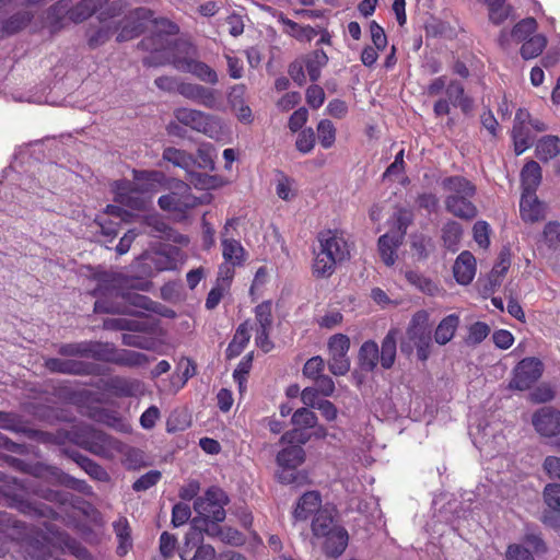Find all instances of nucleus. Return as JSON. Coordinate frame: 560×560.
Here are the masks:
<instances>
[{
	"instance_id": "f257e3e1",
	"label": "nucleus",
	"mask_w": 560,
	"mask_h": 560,
	"mask_svg": "<svg viewBox=\"0 0 560 560\" xmlns=\"http://www.w3.org/2000/svg\"><path fill=\"white\" fill-rule=\"evenodd\" d=\"M93 280L96 285L90 291V294L96 298L94 303L95 313H126L127 307L121 302L144 311L159 312V304L150 298L135 292L122 293L120 291L121 278L119 273L100 270L93 275Z\"/></svg>"
},
{
	"instance_id": "f03ea898",
	"label": "nucleus",
	"mask_w": 560,
	"mask_h": 560,
	"mask_svg": "<svg viewBox=\"0 0 560 560\" xmlns=\"http://www.w3.org/2000/svg\"><path fill=\"white\" fill-rule=\"evenodd\" d=\"M66 442L73 443L106 459H110L115 453L121 452L122 446V443L116 438L88 425L51 433L49 443L63 445Z\"/></svg>"
},
{
	"instance_id": "7ed1b4c3",
	"label": "nucleus",
	"mask_w": 560,
	"mask_h": 560,
	"mask_svg": "<svg viewBox=\"0 0 560 560\" xmlns=\"http://www.w3.org/2000/svg\"><path fill=\"white\" fill-rule=\"evenodd\" d=\"M308 436L301 430L293 429L281 436L282 443L291 445L284 447L277 455V464L281 468L277 472V479L283 485L302 486L307 482V475L298 471L296 468L305 460V452L300 444L306 443Z\"/></svg>"
},
{
	"instance_id": "20e7f679",
	"label": "nucleus",
	"mask_w": 560,
	"mask_h": 560,
	"mask_svg": "<svg viewBox=\"0 0 560 560\" xmlns=\"http://www.w3.org/2000/svg\"><path fill=\"white\" fill-rule=\"evenodd\" d=\"M26 494L24 483L14 479L12 482L0 486V504L15 509L31 517L58 518V513L52 508L28 500Z\"/></svg>"
},
{
	"instance_id": "39448f33",
	"label": "nucleus",
	"mask_w": 560,
	"mask_h": 560,
	"mask_svg": "<svg viewBox=\"0 0 560 560\" xmlns=\"http://www.w3.org/2000/svg\"><path fill=\"white\" fill-rule=\"evenodd\" d=\"M155 31L149 37H144L140 42L141 48L151 51L149 56L143 58V65L147 67H158L170 57L173 40L170 38L179 32L178 26L167 19L154 20Z\"/></svg>"
},
{
	"instance_id": "423d86ee",
	"label": "nucleus",
	"mask_w": 560,
	"mask_h": 560,
	"mask_svg": "<svg viewBox=\"0 0 560 560\" xmlns=\"http://www.w3.org/2000/svg\"><path fill=\"white\" fill-rule=\"evenodd\" d=\"M428 313L425 311L417 312L407 328V340L400 342L402 353L410 354L413 348L417 350V357L424 362L431 353L432 336L428 329Z\"/></svg>"
},
{
	"instance_id": "0eeeda50",
	"label": "nucleus",
	"mask_w": 560,
	"mask_h": 560,
	"mask_svg": "<svg viewBox=\"0 0 560 560\" xmlns=\"http://www.w3.org/2000/svg\"><path fill=\"white\" fill-rule=\"evenodd\" d=\"M89 359L129 369L142 366L149 361L148 357L142 352L119 349L110 342L92 340Z\"/></svg>"
},
{
	"instance_id": "6e6552de",
	"label": "nucleus",
	"mask_w": 560,
	"mask_h": 560,
	"mask_svg": "<svg viewBox=\"0 0 560 560\" xmlns=\"http://www.w3.org/2000/svg\"><path fill=\"white\" fill-rule=\"evenodd\" d=\"M200 203V199L191 194L190 187L180 183L177 191H172L159 198V207L171 212L176 220H185L187 212L196 208Z\"/></svg>"
},
{
	"instance_id": "1a4fd4ad",
	"label": "nucleus",
	"mask_w": 560,
	"mask_h": 560,
	"mask_svg": "<svg viewBox=\"0 0 560 560\" xmlns=\"http://www.w3.org/2000/svg\"><path fill=\"white\" fill-rule=\"evenodd\" d=\"M178 122L202 132L210 138H219L221 132V121L218 117L191 108H178L174 112Z\"/></svg>"
},
{
	"instance_id": "9d476101",
	"label": "nucleus",
	"mask_w": 560,
	"mask_h": 560,
	"mask_svg": "<svg viewBox=\"0 0 560 560\" xmlns=\"http://www.w3.org/2000/svg\"><path fill=\"white\" fill-rule=\"evenodd\" d=\"M229 499L223 490L218 487H210L202 497H197L194 502V510L202 521H224Z\"/></svg>"
},
{
	"instance_id": "9b49d317",
	"label": "nucleus",
	"mask_w": 560,
	"mask_h": 560,
	"mask_svg": "<svg viewBox=\"0 0 560 560\" xmlns=\"http://www.w3.org/2000/svg\"><path fill=\"white\" fill-rule=\"evenodd\" d=\"M446 97L439 98L433 106L435 116L448 115L451 106L459 107L460 110L467 115L474 108V100L465 94V88L458 80H451L445 89Z\"/></svg>"
},
{
	"instance_id": "f8f14e48",
	"label": "nucleus",
	"mask_w": 560,
	"mask_h": 560,
	"mask_svg": "<svg viewBox=\"0 0 560 560\" xmlns=\"http://www.w3.org/2000/svg\"><path fill=\"white\" fill-rule=\"evenodd\" d=\"M152 16L153 12L148 8L141 7L130 11L116 26L117 31L119 30L116 40L122 43L140 36Z\"/></svg>"
},
{
	"instance_id": "ddd939ff",
	"label": "nucleus",
	"mask_w": 560,
	"mask_h": 560,
	"mask_svg": "<svg viewBox=\"0 0 560 560\" xmlns=\"http://www.w3.org/2000/svg\"><path fill=\"white\" fill-rule=\"evenodd\" d=\"M179 254L180 250L177 247L170 246L164 249L145 252L139 259L147 267L145 272L152 276L162 271L176 270L178 268Z\"/></svg>"
},
{
	"instance_id": "4468645a",
	"label": "nucleus",
	"mask_w": 560,
	"mask_h": 560,
	"mask_svg": "<svg viewBox=\"0 0 560 560\" xmlns=\"http://www.w3.org/2000/svg\"><path fill=\"white\" fill-rule=\"evenodd\" d=\"M45 368L52 373L75 376H97L103 374L101 365L73 359L49 358L45 361Z\"/></svg>"
},
{
	"instance_id": "2eb2a0df",
	"label": "nucleus",
	"mask_w": 560,
	"mask_h": 560,
	"mask_svg": "<svg viewBox=\"0 0 560 560\" xmlns=\"http://www.w3.org/2000/svg\"><path fill=\"white\" fill-rule=\"evenodd\" d=\"M26 474L34 476L36 478L52 479L60 485H63L66 487L72 488L81 492H84L86 489H90V487L84 480L77 479L52 465H46L43 463L28 464Z\"/></svg>"
},
{
	"instance_id": "dca6fc26",
	"label": "nucleus",
	"mask_w": 560,
	"mask_h": 560,
	"mask_svg": "<svg viewBox=\"0 0 560 560\" xmlns=\"http://www.w3.org/2000/svg\"><path fill=\"white\" fill-rule=\"evenodd\" d=\"M547 552V545L540 534L526 533L521 545L509 547L506 558L509 560H535Z\"/></svg>"
},
{
	"instance_id": "f3484780",
	"label": "nucleus",
	"mask_w": 560,
	"mask_h": 560,
	"mask_svg": "<svg viewBox=\"0 0 560 560\" xmlns=\"http://www.w3.org/2000/svg\"><path fill=\"white\" fill-rule=\"evenodd\" d=\"M532 424L541 436H558L560 435V410L551 406H544L533 413Z\"/></svg>"
},
{
	"instance_id": "a211bd4d",
	"label": "nucleus",
	"mask_w": 560,
	"mask_h": 560,
	"mask_svg": "<svg viewBox=\"0 0 560 560\" xmlns=\"http://www.w3.org/2000/svg\"><path fill=\"white\" fill-rule=\"evenodd\" d=\"M178 93L209 109H219L221 106L219 92L195 83H180L177 88Z\"/></svg>"
},
{
	"instance_id": "6ab92c4d",
	"label": "nucleus",
	"mask_w": 560,
	"mask_h": 560,
	"mask_svg": "<svg viewBox=\"0 0 560 560\" xmlns=\"http://www.w3.org/2000/svg\"><path fill=\"white\" fill-rule=\"evenodd\" d=\"M541 376V363L534 358L523 359L514 369L511 388L528 389Z\"/></svg>"
},
{
	"instance_id": "aec40b11",
	"label": "nucleus",
	"mask_w": 560,
	"mask_h": 560,
	"mask_svg": "<svg viewBox=\"0 0 560 560\" xmlns=\"http://www.w3.org/2000/svg\"><path fill=\"white\" fill-rule=\"evenodd\" d=\"M319 248L331 254L339 261H345L350 257V247L343 232L338 230H327L318 234Z\"/></svg>"
},
{
	"instance_id": "412c9836",
	"label": "nucleus",
	"mask_w": 560,
	"mask_h": 560,
	"mask_svg": "<svg viewBox=\"0 0 560 560\" xmlns=\"http://www.w3.org/2000/svg\"><path fill=\"white\" fill-rule=\"evenodd\" d=\"M163 159L175 166L182 167L190 173L191 182L195 183L196 186H200L201 188H209L210 185L208 180L210 177L203 174H195L192 172L194 168V155L186 153L185 151L175 149V148H166L163 151Z\"/></svg>"
},
{
	"instance_id": "4be33fe9",
	"label": "nucleus",
	"mask_w": 560,
	"mask_h": 560,
	"mask_svg": "<svg viewBox=\"0 0 560 560\" xmlns=\"http://www.w3.org/2000/svg\"><path fill=\"white\" fill-rule=\"evenodd\" d=\"M115 201L131 210H141L145 207L143 192L126 179L115 183Z\"/></svg>"
},
{
	"instance_id": "5701e85b",
	"label": "nucleus",
	"mask_w": 560,
	"mask_h": 560,
	"mask_svg": "<svg viewBox=\"0 0 560 560\" xmlns=\"http://www.w3.org/2000/svg\"><path fill=\"white\" fill-rule=\"evenodd\" d=\"M0 428L15 433H23L28 438L36 439L43 443L50 442L51 433L26 428L20 418L11 412L0 411Z\"/></svg>"
},
{
	"instance_id": "b1692460",
	"label": "nucleus",
	"mask_w": 560,
	"mask_h": 560,
	"mask_svg": "<svg viewBox=\"0 0 560 560\" xmlns=\"http://www.w3.org/2000/svg\"><path fill=\"white\" fill-rule=\"evenodd\" d=\"M107 330H129L151 332L155 329V322L148 317L139 318H107L103 324Z\"/></svg>"
},
{
	"instance_id": "393cba45",
	"label": "nucleus",
	"mask_w": 560,
	"mask_h": 560,
	"mask_svg": "<svg viewBox=\"0 0 560 560\" xmlns=\"http://www.w3.org/2000/svg\"><path fill=\"white\" fill-rule=\"evenodd\" d=\"M474 197L446 196L444 200L445 209L452 215L470 221L478 214V209L472 201Z\"/></svg>"
},
{
	"instance_id": "a878e982",
	"label": "nucleus",
	"mask_w": 560,
	"mask_h": 560,
	"mask_svg": "<svg viewBox=\"0 0 560 560\" xmlns=\"http://www.w3.org/2000/svg\"><path fill=\"white\" fill-rule=\"evenodd\" d=\"M104 387L117 397H135L142 393V383L139 380L118 375L109 377Z\"/></svg>"
},
{
	"instance_id": "bb28decb",
	"label": "nucleus",
	"mask_w": 560,
	"mask_h": 560,
	"mask_svg": "<svg viewBox=\"0 0 560 560\" xmlns=\"http://www.w3.org/2000/svg\"><path fill=\"white\" fill-rule=\"evenodd\" d=\"M322 494L317 490L303 493L293 510V518L295 521H306L312 514H316L322 509Z\"/></svg>"
},
{
	"instance_id": "cd10ccee",
	"label": "nucleus",
	"mask_w": 560,
	"mask_h": 560,
	"mask_svg": "<svg viewBox=\"0 0 560 560\" xmlns=\"http://www.w3.org/2000/svg\"><path fill=\"white\" fill-rule=\"evenodd\" d=\"M176 67L185 72L191 73L205 83L214 85L219 81L217 72L202 61L185 58L178 60Z\"/></svg>"
},
{
	"instance_id": "c85d7f7f",
	"label": "nucleus",
	"mask_w": 560,
	"mask_h": 560,
	"mask_svg": "<svg viewBox=\"0 0 560 560\" xmlns=\"http://www.w3.org/2000/svg\"><path fill=\"white\" fill-rule=\"evenodd\" d=\"M453 272L459 284H469L476 273V259L474 255L468 250L462 252L455 260Z\"/></svg>"
},
{
	"instance_id": "c756f323",
	"label": "nucleus",
	"mask_w": 560,
	"mask_h": 560,
	"mask_svg": "<svg viewBox=\"0 0 560 560\" xmlns=\"http://www.w3.org/2000/svg\"><path fill=\"white\" fill-rule=\"evenodd\" d=\"M441 186L448 192L447 196L475 197L477 194L476 185L462 175H452L443 178Z\"/></svg>"
},
{
	"instance_id": "7c9ffc66",
	"label": "nucleus",
	"mask_w": 560,
	"mask_h": 560,
	"mask_svg": "<svg viewBox=\"0 0 560 560\" xmlns=\"http://www.w3.org/2000/svg\"><path fill=\"white\" fill-rule=\"evenodd\" d=\"M520 212L525 222H536L542 219L544 205L538 200L536 191H522Z\"/></svg>"
},
{
	"instance_id": "2f4dec72",
	"label": "nucleus",
	"mask_w": 560,
	"mask_h": 560,
	"mask_svg": "<svg viewBox=\"0 0 560 560\" xmlns=\"http://www.w3.org/2000/svg\"><path fill=\"white\" fill-rule=\"evenodd\" d=\"M348 541V532L343 527L336 528L324 537L323 550L328 557H339L346 550Z\"/></svg>"
},
{
	"instance_id": "473e14b6",
	"label": "nucleus",
	"mask_w": 560,
	"mask_h": 560,
	"mask_svg": "<svg viewBox=\"0 0 560 560\" xmlns=\"http://www.w3.org/2000/svg\"><path fill=\"white\" fill-rule=\"evenodd\" d=\"M460 324L458 314H450L441 319L434 330V341L439 346L447 345L455 336Z\"/></svg>"
},
{
	"instance_id": "72a5a7b5",
	"label": "nucleus",
	"mask_w": 560,
	"mask_h": 560,
	"mask_svg": "<svg viewBox=\"0 0 560 560\" xmlns=\"http://www.w3.org/2000/svg\"><path fill=\"white\" fill-rule=\"evenodd\" d=\"M223 261L242 267L247 258V253L240 241L233 237H222Z\"/></svg>"
},
{
	"instance_id": "f704fd0d",
	"label": "nucleus",
	"mask_w": 560,
	"mask_h": 560,
	"mask_svg": "<svg viewBox=\"0 0 560 560\" xmlns=\"http://www.w3.org/2000/svg\"><path fill=\"white\" fill-rule=\"evenodd\" d=\"M34 18V11L26 9L12 14L10 18L2 22L0 28V39L4 36H10L19 33L25 28Z\"/></svg>"
},
{
	"instance_id": "c9c22d12",
	"label": "nucleus",
	"mask_w": 560,
	"mask_h": 560,
	"mask_svg": "<svg viewBox=\"0 0 560 560\" xmlns=\"http://www.w3.org/2000/svg\"><path fill=\"white\" fill-rule=\"evenodd\" d=\"M401 235L386 233L378 238L377 247L382 261L386 266H393L396 261L397 248L401 245Z\"/></svg>"
},
{
	"instance_id": "e433bc0d",
	"label": "nucleus",
	"mask_w": 560,
	"mask_h": 560,
	"mask_svg": "<svg viewBox=\"0 0 560 560\" xmlns=\"http://www.w3.org/2000/svg\"><path fill=\"white\" fill-rule=\"evenodd\" d=\"M358 361L361 371L373 372L380 362V348L374 340L364 341L358 353Z\"/></svg>"
},
{
	"instance_id": "4c0bfd02",
	"label": "nucleus",
	"mask_w": 560,
	"mask_h": 560,
	"mask_svg": "<svg viewBox=\"0 0 560 560\" xmlns=\"http://www.w3.org/2000/svg\"><path fill=\"white\" fill-rule=\"evenodd\" d=\"M71 0H58L47 11V21L51 32L60 31L68 19L70 21Z\"/></svg>"
},
{
	"instance_id": "58836bf2",
	"label": "nucleus",
	"mask_w": 560,
	"mask_h": 560,
	"mask_svg": "<svg viewBox=\"0 0 560 560\" xmlns=\"http://www.w3.org/2000/svg\"><path fill=\"white\" fill-rule=\"evenodd\" d=\"M249 340H250L249 322L245 320L237 326L235 334L226 348V358L233 359V358L238 357L244 351V349L247 347Z\"/></svg>"
},
{
	"instance_id": "ea45409f",
	"label": "nucleus",
	"mask_w": 560,
	"mask_h": 560,
	"mask_svg": "<svg viewBox=\"0 0 560 560\" xmlns=\"http://www.w3.org/2000/svg\"><path fill=\"white\" fill-rule=\"evenodd\" d=\"M397 337L398 330L393 328L388 330L382 340L380 350V363L385 370H389L395 363L397 352Z\"/></svg>"
},
{
	"instance_id": "a19ab883",
	"label": "nucleus",
	"mask_w": 560,
	"mask_h": 560,
	"mask_svg": "<svg viewBox=\"0 0 560 560\" xmlns=\"http://www.w3.org/2000/svg\"><path fill=\"white\" fill-rule=\"evenodd\" d=\"M163 177V173L159 171H133L131 184L145 194L155 190Z\"/></svg>"
},
{
	"instance_id": "79ce46f5",
	"label": "nucleus",
	"mask_w": 560,
	"mask_h": 560,
	"mask_svg": "<svg viewBox=\"0 0 560 560\" xmlns=\"http://www.w3.org/2000/svg\"><path fill=\"white\" fill-rule=\"evenodd\" d=\"M338 262L340 261L337 258H334L331 254L319 248L317 252H315L313 273L317 278H328L334 273Z\"/></svg>"
},
{
	"instance_id": "37998d69",
	"label": "nucleus",
	"mask_w": 560,
	"mask_h": 560,
	"mask_svg": "<svg viewBox=\"0 0 560 560\" xmlns=\"http://www.w3.org/2000/svg\"><path fill=\"white\" fill-rule=\"evenodd\" d=\"M441 233L444 247L452 253L457 252L463 235L462 225L454 220H448L442 226Z\"/></svg>"
},
{
	"instance_id": "c03bdc74",
	"label": "nucleus",
	"mask_w": 560,
	"mask_h": 560,
	"mask_svg": "<svg viewBox=\"0 0 560 560\" xmlns=\"http://www.w3.org/2000/svg\"><path fill=\"white\" fill-rule=\"evenodd\" d=\"M103 2L104 0H81L74 5L70 3V21L81 23L88 20L102 7Z\"/></svg>"
},
{
	"instance_id": "a18cd8bd",
	"label": "nucleus",
	"mask_w": 560,
	"mask_h": 560,
	"mask_svg": "<svg viewBox=\"0 0 560 560\" xmlns=\"http://www.w3.org/2000/svg\"><path fill=\"white\" fill-rule=\"evenodd\" d=\"M305 70L312 82H315L320 77L322 68L328 62V57L323 49H316L313 52L306 55L303 59Z\"/></svg>"
},
{
	"instance_id": "49530a36",
	"label": "nucleus",
	"mask_w": 560,
	"mask_h": 560,
	"mask_svg": "<svg viewBox=\"0 0 560 560\" xmlns=\"http://www.w3.org/2000/svg\"><path fill=\"white\" fill-rule=\"evenodd\" d=\"M521 177L523 191H536L541 182L540 165L536 161L527 162L521 172Z\"/></svg>"
},
{
	"instance_id": "de8ad7c7",
	"label": "nucleus",
	"mask_w": 560,
	"mask_h": 560,
	"mask_svg": "<svg viewBox=\"0 0 560 560\" xmlns=\"http://www.w3.org/2000/svg\"><path fill=\"white\" fill-rule=\"evenodd\" d=\"M536 156L542 162L556 158L560 153V139L557 136H545L538 140L535 150Z\"/></svg>"
},
{
	"instance_id": "09e8293b",
	"label": "nucleus",
	"mask_w": 560,
	"mask_h": 560,
	"mask_svg": "<svg viewBox=\"0 0 560 560\" xmlns=\"http://www.w3.org/2000/svg\"><path fill=\"white\" fill-rule=\"evenodd\" d=\"M339 527L334 523V518L327 510L316 513L312 521V533L316 538H324Z\"/></svg>"
},
{
	"instance_id": "8fccbe9b",
	"label": "nucleus",
	"mask_w": 560,
	"mask_h": 560,
	"mask_svg": "<svg viewBox=\"0 0 560 560\" xmlns=\"http://www.w3.org/2000/svg\"><path fill=\"white\" fill-rule=\"evenodd\" d=\"M220 521L207 520L205 523V533L210 537H219L222 541L230 544H237L241 539V534L231 528H222L218 523Z\"/></svg>"
},
{
	"instance_id": "3c124183",
	"label": "nucleus",
	"mask_w": 560,
	"mask_h": 560,
	"mask_svg": "<svg viewBox=\"0 0 560 560\" xmlns=\"http://www.w3.org/2000/svg\"><path fill=\"white\" fill-rule=\"evenodd\" d=\"M547 46V38L542 34H536L523 42L521 47V56L524 60L538 57Z\"/></svg>"
},
{
	"instance_id": "603ef678",
	"label": "nucleus",
	"mask_w": 560,
	"mask_h": 560,
	"mask_svg": "<svg viewBox=\"0 0 560 560\" xmlns=\"http://www.w3.org/2000/svg\"><path fill=\"white\" fill-rule=\"evenodd\" d=\"M114 532L118 539L117 553L119 556H124L128 552V549L131 547V536H130V527L127 518H119L113 524Z\"/></svg>"
},
{
	"instance_id": "864d4df0",
	"label": "nucleus",
	"mask_w": 560,
	"mask_h": 560,
	"mask_svg": "<svg viewBox=\"0 0 560 560\" xmlns=\"http://www.w3.org/2000/svg\"><path fill=\"white\" fill-rule=\"evenodd\" d=\"M512 138L516 155L524 153L534 143V137L527 126L513 125Z\"/></svg>"
},
{
	"instance_id": "5fc2aeb1",
	"label": "nucleus",
	"mask_w": 560,
	"mask_h": 560,
	"mask_svg": "<svg viewBox=\"0 0 560 560\" xmlns=\"http://www.w3.org/2000/svg\"><path fill=\"white\" fill-rule=\"evenodd\" d=\"M537 22L534 18H525L516 23L512 31L511 36L516 43H523L532 36L536 35Z\"/></svg>"
},
{
	"instance_id": "6e6d98bb",
	"label": "nucleus",
	"mask_w": 560,
	"mask_h": 560,
	"mask_svg": "<svg viewBox=\"0 0 560 560\" xmlns=\"http://www.w3.org/2000/svg\"><path fill=\"white\" fill-rule=\"evenodd\" d=\"M116 31V26L114 28L109 25H101L97 27L90 26L86 31L88 44L90 48L94 49L104 45Z\"/></svg>"
},
{
	"instance_id": "4d7b16f0",
	"label": "nucleus",
	"mask_w": 560,
	"mask_h": 560,
	"mask_svg": "<svg viewBox=\"0 0 560 560\" xmlns=\"http://www.w3.org/2000/svg\"><path fill=\"white\" fill-rule=\"evenodd\" d=\"M489 10V20L494 25L502 24L511 13V7L506 4V0H485Z\"/></svg>"
},
{
	"instance_id": "13d9d810",
	"label": "nucleus",
	"mask_w": 560,
	"mask_h": 560,
	"mask_svg": "<svg viewBox=\"0 0 560 560\" xmlns=\"http://www.w3.org/2000/svg\"><path fill=\"white\" fill-rule=\"evenodd\" d=\"M490 326L485 322H475L467 327V336L464 341L468 347L480 345L490 334Z\"/></svg>"
},
{
	"instance_id": "bf43d9fd",
	"label": "nucleus",
	"mask_w": 560,
	"mask_h": 560,
	"mask_svg": "<svg viewBox=\"0 0 560 560\" xmlns=\"http://www.w3.org/2000/svg\"><path fill=\"white\" fill-rule=\"evenodd\" d=\"M90 346L91 340L79 341V342H69L61 343L58 347V353L62 357L72 358H90Z\"/></svg>"
},
{
	"instance_id": "052dcab7",
	"label": "nucleus",
	"mask_w": 560,
	"mask_h": 560,
	"mask_svg": "<svg viewBox=\"0 0 560 560\" xmlns=\"http://www.w3.org/2000/svg\"><path fill=\"white\" fill-rule=\"evenodd\" d=\"M434 248L435 245L432 237L424 234H415L411 236V249L416 253L418 259H427Z\"/></svg>"
},
{
	"instance_id": "680f3d73",
	"label": "nucleus",
	"mask_w": 560,
	"mask_h": 560,
	"mask_svg": "<svg viewBox=\"0 0 560 560\" xmlns=\"http://www.w3.org/2000/svg\"><path fill=\"white\" fill-rule=\"evenodd\" d=\"M405 277L410 284L415 285L423 293L433 295L438 291L436 283L418 271L408 270Z\"/></svg>"
},
{
	"instance_id": "e2e57ef3",
	"label": "nucleus",
	"mask_w": 560,
	"mask_h": 560,
	"mask_svg": "<svg viewBox=\"0 0 560 560\" xmlns=\"http://www.w3.org/2000/svg\"><path fill=\"white\" fill-rule=\"evenodd\" d=\"M317 136L324 149H330L336 141V127L329 119H322L317 125Z\"/></svg>"
},
{
	"instance_id": "0e129e2a",
	"label": "nucleus",
	"mask_w": 560,
	"mask_h": 560,
	"mask_svg": "<svg viewBox=\"0 0 560 560\" xmlns=\"http://www.w3.org/2000/svg\"><path fill=\"white\" fill-rule=\"evenodd\" d=\"M511 266V259L509 252L502 250L499 255L498 261L494 264L491 272H490V282L493 285H499L502 281V278L508 272Z\"/></svg>"
},
{
	"instance_id": "69168bd1",
	"label": "nucleus",
	"mask_w": 560,
	"mask_h": 560,
	"mask_svg": "<svg viewBox=\"0 0 560 560\" xmlns=\"http://www.w3.org/2000/svg\"><path fill=\"white\" fill-rule=\"evenodd\" d=\"M255 319L257 328L271 329L272 328V305L270 301H265L258 304L255 310Z\"/></svg>"
},
{
	"instance_id": "338daca9",
	"label": "nucleus",
	"mask_w": 560,
	"mask_h": 560,
	"mask_svg": "<svg viewBox=\"0 0 560 560\" xmlns=\"http://www.w3.org/2000/svg\"><path fill=\"white\" fill-rule=\"evenodd\" d=\"M328 369L336 376L346 375L350 370L348 353H329Z\"/></svg>"
},
{
	"instance_id": "774afa93",
	"label": "nucleus",
	"mask_w": 560,
	"mask_h": 560,
	"mask_svg": "<svg viewBox=\"0 0 560 560\" xmlns=\"http://www.w3.org/2000/svg\"><path fill=\"white\" fill-rule=\"evenodd\" d=\"M542 494L546 505L550 510L560 513V483H548Z\"/></svg>"
}]
</instances>
